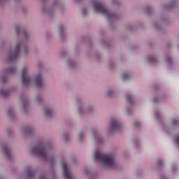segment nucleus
<instances>
[{
	"instance_id": "1",
	"label": "nucleus",
	"mask_w": 179,
	"mask_h": 179,
	"mask_svg": "<svg viewBox=\"0 0 179 179\" xmlns=\"http://www.w3.org/2000/svg\"><path fill=\"white\" fill-rule=\"evenodd\" d=\"M94 160H98L106 169H114L115 167V161L113 156L108 154H104L100 151L95 152Z\"/></svg>"
},
{
	"instance_id": "2",
	"label": "nucleus",
	"mask_w": 179,
	"mask_h": 179,
	"mask_svg": "<svg viewBox=\"0 0 179 179\" xmlns=\"http://www.w3.org/2000/svg\"><path fill=\"white\" fill-rule=\"evenodd\" d=\"M92 3L94 10H96V12H98V13H102V15L106 16L108 19L115 17V14L110 13V10H107L104 4H103L101 2L95 0L92 1Z\"/></svg>"
},
{
	"instance_id": "3",
	"label": "nucleus",
	"mask_w": 179,
	"mask_h": 179,
	"mask_svg": "<svg viewBox=\"0 0 179 179\" xmlns=\"http://www.w3.org/2000/svg\"><path fill=\"white\" fill-rule=\"evenodd\" d=\"M32 153L38 155V156H40L44 160H48V153H47L43 145H38L37 147L33 148Z\"/></svg>"
},
{
	"instance_id": "4",
	"label": "nucleus",
	"mask_w": 179,
	"mask_h": 179,
	"mask_svg": "<svg viewBox=\"0 0 179 179\" xmlns=\"http://www.w3.org/2000/svg\"><path fill=\"white\" fill-rule=\"evenodd\" d=\"M22 85L25 86H29L31 83V78L27 77V69H24L22 71Z\"/></svg>"
},
{
	"instance_id": "5",
	"label": "nucleus",
	"mask_w": 179,
	"mask_h": 179,
	"mask_svg": "<svg viewBox=\"0 0 179 179\" xmlns=\"http://www.w3.org/2000/svg\"><path fill=\"white\" fill-rule=\"evenodd\" d=\"M20 45H17L14 51H13L10 55L8 57V59L10 62L15 61V59H17L19 57V54L20 52Z\"/></svg>"
},
{
	"instance_id": "6",
	"label": "nucleus",
	"mask_w": 179,
	"mask_h": 179,
	"mask_svg": "<svg viewBox=\"0 0 179 179\" xmlns=\"http://www.w3.org/2000/svg\"><path fill=\"white\" fill-rule=\"evenodd\" d=\"M62 167H63L64 176L66 179H75L72 176V173L69 172L66 163L62 162Z\"/></svg>"
},
{
	"instance_id": "7",
	"label": "nucleus",
	"mask_w": 179,
	"mask_h": 179,
	"mask_svg": "<svg viewBox=\"0 0 179 179\" xmlns=\"http://www.w3.org/2000/svg\"><path fill=\"white\" fill-rule=\"evenodd\" d=\"M34 83L38 87H43L44 85V80H43V76H41V74H39L36 76V78L34 80Z\"/></svg>"
},
{
	"instance_id": "8",
	"label": "nucleus",
	"mask_w": 179,
	"mask_h": 179,
	"mask_svg": "<svg viewBox=\"0 0 179 179\" xmlns=\"http://www.w3.org/2000/svg\"><path fill=\"white\" fill-rule=\"evenodd\" d=\"M110 127L113 131H118L119 129H121V124H120V122H118V120L115 118L111 120Z\"/></svg>"
},
{
	"instance_id": "9",
	"label": "nucleus",
	"mask_w": 179,
	"mask_h": 179,
	"mask_svg": "<svg viewBox=\"0 0 179 179\" xmlns=\"http://www.w3.org/2000/svg\"><path fill=\"white\" fill-rule=\"evenodd\" d=\"M3 150L4 154L7 155V157H10V151H9L8 145L3 146Z\"/></svg>"
},
{
	"instance_id": "10",
	"label": "nucleus",
	"mask_w": 179,
	"mask_h": 179,
	"mask_svg": "<svg viewBox=\"0 0 179 179\" xmlns=\"http://www.w3.org/2000/svg\"><path fill=\"white\" fill-rule=\"evenodd\" d=\"M45 115L46 117H51L52 115V110L50 109H45Z\"/></svg>"
},
{
	"instance_id": "11",
	"label": "nucleus",
	"mask_w": 179,
	"mask_h": 179,
	"mask_svg": "<svg viewBox=\"0 0 179 179\" xmlns=\"http://www.w3.org/2000/svg\"><path fill=\"white\" fill-rule=\"evenodd\" d=\"M126 99L127 101L130 103V104H132V96H131L130 95H126Z\"/></svg>"
},
{
	"instance_id": "12",
	"label": "nucleus",
	"mask_w": 179,
	"mask_h": 179,
	"mask_svg": "<svg viewBox=\"0 0 179 179\" xmlns=\"http://www.w3.org/2000/svg\"><path fill=\"white\" fill-rule=\"evenodd\" d=\"M149 62H157V59L155 57H151L148 59Z\"/></svg>"
},
{
	"instance_id": "13",
	"label": "nucleus",
	"mask_w": 179,
	"mask_h": 179,
	"mask_svg": "<svg viewBox=\"0 0 179 179\" xmlns=\"http://www.w3.org/2000/svg\"><path fill=\"white\" fill-rule=\"evenodd\" d=\"M127 79H129V76L127 73H124L122 76V80H127Z\"/></svg>"
},
{
	"instance_id": "14",
	"label": "nucleus",
	"mask_w": 179,
	"mask_h": 179,
	"mask_svg": "<svg viewBox=\"0 0 179 179\" xmlns=\"http://www.w3.org/2000/svg\"><path fill=\"white\" fill-rule=\"evenodd\" d=\"M15 72H16V69L13 68V69H10V71H8V73H15Z\"/></svg>"
},
{
	"instance_id": "15",
	"label": "nucleus",
	"mask_w": 179,
	"mask_h": 179,
	"mask_svg": "<svg viewBox=\"0 0 179 179\" xmlns=\"http://www.w3.org/2000/svg\"><path fill=\"white\" fill-rule=\"evenodd\" d=\"M3 95L4 96V97H8V96L9 95V91L3 92Z\"/></svg>"
},
{
	"instance_id": "16",
	"label": "nucleus",
	"mask_w": 179,
	"mask_h": 179,
	"mask_svg": "<svg viewBox=\"0 0 179 179\" xmlns=\"http://www.w3.org/2000/svg\"><path fill=\"white\" fill-rule=\"evenodd\" d=\"M78 138H79L80 141H82V139H83V133H80Z\"/></svg>"
},
{
	"instance_id": "17",
	"label": "nucleus",
	"mask_w": 179,
	"mask_h": 179,
	"mask_svg": "<svg viewBox=\"0 0 179 179\" xmlns=\"http://www.w3.org/2000/svg\"><path fill=\"white\" fill-rule=\"evenodd\" d=\"M177 145H179V136H176L175 138Z\"/></svg>"
},
{
	"instance_id": "18",
	"label": "nucleus",
	"mask_w": 179,
	"mask_h": 179,
	"mask_svg": "<svg viewBox=\"0 0 179 179\" xmlns=\"http://www.w3.org/2000/svg\"><path fill=\"white\" fill-rule=\"evenodd\" d=\"M15 30H16V33H17V34H19V33H20V27H17Z\"/></svg>"
},
{
	"instance_id": "19",
	"label": "nucleus",
	"mask_w": 179,
	"mask_h": 179,
	"mask_svg": "<svg viewBox=\"0 0 179 179\" xmlns=\"http://www.w3.org/2000/svg\"><path fill=\"white\" fill-rule=\"evenodd\" d=\"M166 61H167V62H169V63L170 64V62H171V58L168 57V58L166 59Z\"/></svg>"
},
{
	"instance_id": "20",
	"label": "nucleus",
	"mask_w": 179,
	"mask_h": 179,
	"mask_svg": "<svg viewBox=\"0 0 179 179\" xmlns=\"http://www.w3.org/2000/svg\"><path fill=\"white\" fill-rule=\"evenodd\" d=\"M134 125H135L136 127H139V122H136L134 123Z\"/></svg>"
},
{
	"instance_id": "21",
	"label": "nucleus",
	"mask_w": 179,
	"mask_h": 179,
	"mask_svg": "<svg viewBox=\"0 0 179 179\" xmlns=\"http://www.w3.org/2000/svg\"><path fill=\"white\" fill-rule=\"evenodd\" d=\"M162 164H163V162L159 161L158 166H162Z\"/></svg>"
},
{
	"instance_id": "22",
	"label": "nucleus",
	"mask_w": 179,
	"mask_h": 179,
	"mask_svg": "<svg viewBox=\"0 0 179 179\" xmlns=\"http://www.w3.org/2000/svg\"><path fill=\"white\" fill-rule=\"evenodd\" d=\"M59 29H60V33H62V30H63L62 27H59Z\"/></svg>"
},
{
	"instance_id": "23",
	"label": "nucleus",
	"mask_w": 179,
	"mask_h": 179,
	"mask_svg": "<svg viewBox=\"0 0 179 179\" xmlns=\"http://www.w3.org/2000/svg\"><path fill=\"white\" fill-rule=\"evenodd\" d=\"M173 124H177V120H173Z\"/></svg>"
},
{
	"instance_id": "24",
	"label": "nucleus",
	"mask_w": 179,
	"mask_h": 179,
	"mask_svg": "<svg viewBox=\"0 0 179 179\" xmlns=\"http://www.w3.org/2000/svg\"><path fill=\"white\" fill-rule=\"evenodd\" d=\"M40 179H45V176H41Z\"/></svg>"
},
{
	"instance_id": "25",
	"label": "nucleus",
	"mask_w": 179,
	"mask_h": 179,
	"mask_svg": "<svg viewBox=\"0 0 179 179\" xmlns=\"http://www.w3.org/2000/svg\"><path fill=\"white\" fill-rule=\"evenodd\" d=\"M83 13H86V10H84L83 11Z\"/></svg>"
},
{
	"instance_id": "26",
	"label": "nucleus",
	"mask_w": 179,
	"mask_h": 179,
	"mask_svg": "<svg viewBox=\"0 0 179 179\" xmlns=\"http://www.w3.org/2000/svg\"><path fill=\"white\" fill-rule=\"evenodd\" d=\"M76 1H79V0H76Z\"/></svg>"
}]
</instances>
